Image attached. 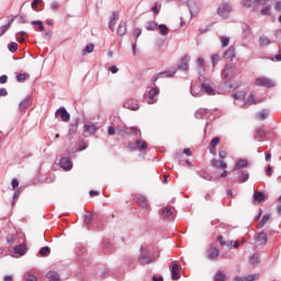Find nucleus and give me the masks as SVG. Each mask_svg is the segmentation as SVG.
<instances>
[{
    "instance_id": "f257e3e1",
    "label": "nucleus",
    "mask_w": 281,
    "mask_h": 281,
    "mask_svg": "<svg viewBox=\"0 0 281 281\" xmlns=\"http://www.w3.org/2000/svg\"><path fill=\"white\" fill-rule=\"evenodd\" d=\"M139 251H140V255L138 258L139 265L146 266L157 260V258H155V255L153 252L148 250H144V246H140Z\"/></svg>"
},
{
    "instance_id": "f03ea898",
    "label": "nucleus",
    "mask_w": 281,
    "mask_h": 281,
    "mask_svg": "<svg viewBox=\"0 0 281 281\" xmlns=\"http://www.w3.org/2000/svg\"><path fill=\"white\" fill-rule=\"evenodd\" d=\"M145 95L147 98V104H157V100L159 98V88L155 85L147 88Z\"/></svg>"
},
{
    "instance_id": "7ed1b4c3",
    "label": "nucleus",
    "mask_w": 281,
    "mask_h": 281,
    "mask_svg": "<svg viewBox=\"0 0 281 281\" xmlns=\"http://www.w3.org/2000/svg\"><path fill=\"white\" fill-rule=\"evenodd\" d=\"M127 148H130L131 153H135V150H139V153H144L146 148H148V143L146 140H142L137 138L135 143H128Z\"/></svg>"
},
{
    "instance_id": "20e7f679",
    "label": "nucleus",
    "mask_w": 281,
    "mask_h": 281,
    "mask_svg": "<svg viewBox=\"0 0 281 281\" xmlns=\"http://www.w3.org/2000/svg\"><path fill=\"white\" fill-rule=\"evenodd\" d=\"M234 76H236V67L229 64H226L222 71L223 80H226V82H229V80H232Z\"/></svg>"
},
{
    "instance_id": "39448f33",
    "label": "nucleus",
    "mask_w": 281,
    "mask_h": 281,
    "mask_svg": "<svg viewBox=\"0 0 281 281\" xmlns=\"http://www.w3.org/2000/svg\"><path fill=\"white\" fill-rule=\"evenodd\" d=\"M217 14H218V16H221L222 19H229V14H232V4L228 3V2L222 3V4L217 8Z\"/></svg>"
},
{
    "instance_id": "423d86ee",
    "label": "nucleus",
    "mask_w": 281,
    "mask_h": 281,
    "mask_svg": "<svg viewBox=\"0 0 281 281\" xmlns=\"http://www.w3.org/2000/svg\"><path fill=\"white\" fill-rule=\"evenodd\" d=\"M188 8L191 16H199L201 12V0H189Z\"/></svg>"
},
{
    "instance_id": "0eeeda50",
    "label": "nucleus",
    "mask_w": 281,
    "mask_h": 281,
    "mask_svg": "<svg viewBox=\"0 0 281 281\" xmlns=\"http://www.w3.org/2000/svg\"><path fill=\"white\" fill-rule=\"evenodd\" d=\"M255 85L257 87H266L267 89H271V87H276V82L270 80L268 77H259L256 79Z\"/></svg>"
},
{
    "instance_id": "6e6552de",
    "label": "nucleus",
    "mask_w": 281,
    "mask_h": 281,
    "mask_svg": "<svg viewBox=\"0 0 281 281\" xmlns=\"http://www.w3.org/2000/svg\"><path fill=\"white\" fill-rule=\"evenodd\" d=\"M178 69L180 71H188L190 69V56L184 55L178 63Z\"/></svg>"
},
{
    "instance_id": "1a4fd4ad",
    "label": "nucleus",
    "mask_w": 281,
    "mask_h": 281,
    "mask_svg": "<svg viewBox=\"0 0 281 281\" xmlns=\"http://www.w3.org/2000/svg\"><path fill=\"white\" fill-rule=\"evenodd\" d=\"M218 256H221V250H218L216 247H210L206 250V257L209 260H217Z\"/></svg>"
},
{
    "instance_id": "9d476101",
    "label": "nucleus",
    "mask_w": 281,
    "mask_h": 281,
    "mask_svg": "<svg viewBox=\"0 0 281 281\" xmlns=\"http://www.w3.org/2000/svg\"><path fill=\"white\" fill-rule=\"evenodd\" d=\"M190 93L193 95V98H201L204 94L203 86L191 85Z\"/></svg>"
},
{
    "instance_id": "9b49d317",
    "label": "nucleus",
    "mask_w": 281,
    "mask_h": 281,
    "mask_svg": "<svg viewBox=\"0 0 281 281\" xmlns=\"http://www.w3.org/2000/svg\"><path fill=\"white\" fill-rule=\"evenodd\" d=\"M83 132L89 133V135H95L98 133V125L92 122H88L83 125Z\"/></svg>"
},
{
    "instance_id": "f8f14e48",
    "label": "nucleus",
    "mask_w": 281,
    "mask_h": 281,
    "mask_svg": "<svg viewBox=\"0 0 281 281\" xmlns=\"http://www.w3.org/2000/svg\"><path fill=\"white\" fill-rule=\"evenodd\" d=\"M267 240H269V238L265 231L255 235V243H257L258 245H267Z\"/></svg>"
},
{
    "instance_id": "ddd939ff",
    "label": "nucleus",
    "mask_w": 281,
    "mask_h": 281,
    "mask_svg": "<svg viewBox=\"0 0 281 281\" xmlns=\"http://www.w3.org/2000/svg\"><path fill=\"white\" fill-rule=\"evenodd\" d=\"M224 60H228L232 63L234 58H236V48L234 46H229V48L223 55Z\"/></svg>"
},
{
    "instance_id": "4468645a",
    "label": "nucleus",
    "mask_w": 281,
    "mask_h": 281,
    "mask_svg": "<svg viewBox=\"0 0 281 281\" xmlns=\"http://www.w3.org/2000/svg\"><path fill=\"white\" fill-rule=\"evenodd\" d=\"M243 8H249L250 10H256L260 5V0H241Z\"/></svg>"
},
{
    "instance_id": "2eb2a0df",
    "label": "nucleus",
    "mask_w": 281,
    "mask_h": 281,
    "mask_svg": "<svg viewBox=\"0 0 281 281\" xmlns=\"http://www.w3.org/2000/svg\"><path fill=\"white\" fill-rule=\"evenodd\" d=\"M123 106L130 111H139V103L135 102L133 99L125 101Z\"/></svg>"
},
{
    "instance_id": "dca6fc26",
    "label": "nucleus",
    "mask_w": 281,
    "mask_h": 281,
    "mask_svg": "<svg viewBox=\"0 0 281 281\" xmlns=\"http://www.w3.org/2000/svg\"><path fill=\"white\" fill-rule=\"evenodd\" d=\"M59 166L60 168H63V170H67V171L74 168V164L68 157H63L59 161Z\"/></svg>"
},
{
    "instance_id": "f3484780",
    "label": "nucleus",
    "mask_w": 281,
    "mask_h": 281,
    "mask_svg": "<svg viewBox=\"0 0 281 281\" xmlns=\"http://www.w3.org/2000/svg\"><path fill=\"white\" fill-rule=\"evenodd\" d=\"M57 113H59L63 122H69V120H71V114H69V112H67V109L63 106L56 111L55 115H57Z\"/></svg>"
},
{
    "instance_id": "a211bd4d",
    "label": "nucleus",
    "mask_w": 281,
    "mask_h": 281,
    "mask_svg": "<svg viewBox=\"0 0 281 281\" xmlns=\"http://www.w3.org/2000/svg\"><path fill=\"white\" fill-rule=\"evenodd\" d=\"M267 199V195H265V192L262 191H255L252 194V201L254 203H262Z\"/></svg>"
},
{
    "instance_id": "6ab92c4d",
    "label": "nucleus",
    "mask_w": 281,
    "mask_h": 281,
    "mask_svg": "<svg viewBox=\"0 0 281 281\" xmlns=\"http://www.w3.org/2000/svg\"><path fill=\"white\" fill-rule=\"evenodd\" d=\"M115 21H120V14L117 12H113L112 16L110 18L109 30H111V32H115Z\"/></svg>"
},
{
    "instance_id": "aec40b11",
    "label": "nucleus",
    "mask_w": 281,
    "mask_h": 281,
    "mask_svg": "<svg viewBox=\"0 0 281 281\" xmlns=\"http://www.w3.org/2000/svg\"><path fill=\"white\" fill-rule=\"evenodd\" d=\"M78 126H80V119H76L69 124V135H76L78 133Z\"/></svg>"
},
{
    "instance_id": "412c9836",
    "label": "nucleus",
    "mask_w": 281,
    "mask_h": 281,
    "mask_svg": "<svg viewBox=\"0 0 281 281\" xmlns=\"http://www.w3.org/2000/svg\"><path fill=\"white\" fill-rule=\"evenodd\" d=\"M202 91L205 92L206 95H216V90L210 83H202Z\"/></svg>"
},
{
    "instance_id": "4be33fe9",
    "label": "nucleus",
    "mask_w": 281,
    "mask_h": 281,
    "mask_svg": "<svg viewBox=\"0 0 281 281\" xmlns=\"http://www.w3.org/2000/svg\"><path fill=\"white\" fill-rule=\"evenodd\" d=\"M237 179L239 183H247V181H249V172L239 170L237 172Z\"/></svg>"
},
{
    "instance_id": "5701e85b",
    "label": "nucleus",
    "mask_w": 281,
    "mask_h": 281,
    "mask_svg": "<svg viewBox=\"0 0 281 281\" xmlns=\"http://www.w3.org/2000/svg\"><path fill=\"white\" fill-rule=\"evenodd\" d=\"M116 134L120 137H131V127H128V126L120 127V128H117Z\"/></svg>"
},
{
    "instance_id": "b1692460",
    "label": "nucleus",
    "mask_w": 281,
    "mask_h": 281,
    "mask_svg": "<svg viewBox=\"0 0 281 281\" xmlns=\"http://www.w3.org/2000/svg\"><path fill=\"white\" fill-rule=\"evenodd\" d=\"M137 203L140 207H143L144 210L150 207V204L148 203V198H146V195H139L137 198Z\"/></svg>"
},
{
    "instance_id": "393cba45",
    "label": "nucleus",
    "mask_w": 281,
    "mask_h": 281,
    "mask_svg": "<svg viewBox=\"0 0 281 281\" xmlns=\"http://www.w3.org/2000/svg\"><path fill=\"white\" fill-rule=\"evenodd\" d=\"M181 278L179 276V265L175 263L171 266V280L177 281Z\"/></svg>"
},
{
    "instance_id": "a878e982",
    "label": "nucleus",
    "mask_w": 281,
    "mask_h": 281,
    "mask_svg": "<svg viewBox=\"0 0 281 281\" xmlns=\"http://www.w3.org/2000/svg\"><path fill=\"white\" fill-rule=\"evenodd\" d=\"M212 166L214 168L221 169V170H225V168H227V162L218 160V159H213L212 160Z\"/></svg>"
},
{
    "instance_id": "bb28decb",
    "label": "nucleus",
    "mask_w": 281,
    "mask_h": 281,
    "mask_svg": "<svg viewBox=\"0 0 281 281\" xmlns=\"http://www.w3.org/2000/svg\"><path fill=\"white\" fill-rule=\"evenodd\" d=\"M117 36H125L126 35V22L121 21L117 31H116Z\"/></svg>"
},
{
    "instance_id": "cd10ccee",
    "label": "nucleus",
    "mask_w": 281,
    "mask_h": 281,
    "mask_svg": "<svg viewBox=\"0 0 281 281\" xmlns=\"http://www.w3.org/2000/svg\"><path fill=\"white\" fill-rule=\"evenodd\" d=\"M172 214H175V209H172V207L166 206L161 211L162 218H170V216H172Z\"/></svg>"
},
{
    "instance_id": "c85d7f7f",
    "label": "nucleus",
    "mask_w": 281,
    "mask_h": 281,
    "mask_svg": "<svg viewBox=\"0 0 281 281\" xmlns=\"http://www.w3.org/2000/svg\"><path fill=\"white\" fill-rule=\"evenodd\" d=\"M14 252L19 256H25V254H27V248L25 245L21 244L14 247Z\"/></svg>"
},
{
    "instance_id": "c756f323",
    "label": "nucleus",
    "mask_w": 281,
    "mask_h": 281,
    "mask_svg": "<svg viewBox=\"0 0 281 281\" xmlns=\"http://www.w3.org/2000/svg\"><path fill=\"white\" fill-rule=\"evenodd\" d=\"M30 106V97L24 98L19 104V111L22 113Z\"/></svg>"
},
{
    "instance_id": "7c9ffc66",
    "label": "nucleus",
    "mask_w": 281,
    "mask_h": 281,
    "mask_svg": "<svg viewBox=\"0 0 281 281\" xmlns=\"http://www.w3.org/2000/svg\"><path fill=\"white\" fill-rule=\"evenodd\" d=\"M247 159L241 158L235 164L234 170H243V168H247Z\"/></svg>"
},
{
    "instance_id": "2f4dec72",
    "label": "nucleus",
    "mask_w": 281,
    "mask_h": 281,
    "mask_svg": "<svg viewBox=\"0 0 281 281\" xmlns=\"http://www.w3.org/2000/svg\"><path fill=\"white\" fill-rule=\"evenodd\" d=\"M271 44V40L265 35L259 37V45L260 47H269Z\"/></svg>"
},
{
    "instance_id": "473e14b6",
    "label": "nucleus",
    "mask_w": 281,
    "mask_h": 281,
    "mask_svg": "<svg viewBox=\"0 0 281 281\" xmlns=\"http://www.w3.org/2000/svg\"><path fill=\"white\" fill-rule=\"evenodd\" d=\"M12 23H14V18H12L8 22V24L0 26V36H3V34H5V32H8L10 30Z\"/></svg>"
},
{
    "instance_id": "72a5a7b5",
    "label": "nucleus",
    "mask_w": 281,
    "mask_h": 281,
    "mask_svg": "<svg viewBox=\"0 0 281 281\" xmlns=\"http://www.w3.org/2000/svg\"><path fill=\"white\" fill-rule=\"evenodd\" d=\"M46 278L49 281H60V276L57 272H54V271L47 272Z\"/></svg>"
},
{
    "instance_id": "f704fd0d",
    "label": "nucleus",
    "mask_w": 281,
    "mask_h": 281,
    "mask_svg": "<svg viewBox=\"0 0 281 281\" xmlns=\"http://www.w3.org/2000/svg\"><path fill=\"white\" fill-rule=\"evenodd\" d=\"M196 120H204V117H207V109H199L195 112Z\"/></svg>"
},
{
    "instance_id": "c9c22d12",
    "label": "nucleus",
    "mask_w": 281,
    "mask_h": 281,
    "mask_svg": "<svg viewBox=\"0 0 281 281\" xmlns=\"http://www.w3.org/2000/svg\"><path fill=\"white\" fill-rule=\"evenodd\" d=\"M270 218H271V215L265 214L262 216L261 221L259 222V224L257 225V229H262V227H265L266 223H269Z\"/></svg>"
},
{
    "instance_id": "e433bc0d",
    "label": "nucleus",
    "mask_w": 281,
    "mask_h": 281,
    "mask_svg": "<svg viewBox=\"0 0 281 281\" xmlns=\"http://www.w3.org/2000/svg\"><path fill=\"white\" fill-rule=\"evenodd\" d=\"M158 30L161 36H168V32H170V29L166 24H158Z\"/></svg>"
},
{
    "instance_id": "4c0bfd02",
    "label": "nucleus",
    "mask_w": 281,
    "mask_h": 281,
    "mask_svg": "<svg viewBox=\"0 0 281 281\" xmlns=\"http://www.w3.org/2000/svg\"><path fill=\"white\" fill-rule=\"evenodd\" d=\"M31 25H33L34 27H38V32H45V26L43 25V21L41 20H34L31 22Z\"/></svg>"
},
{
    "instance_id": "58836bf2",
    "label": "nucleus",
    "mask_w": 281,
    "mask_h": 281,
    "mask_svg": "<svg viewBox=\"0 0 281 281\" xmlns=\"http://www.w3.org/2000/svg\"><path fill=\"white\" fill-rule=\"evenodd\" d=\"M93 49H95V45L93 44H88L83 49H82V55L87 56V54H93Z\"/></svg>"
},
{
    "instance_id": "ea45409f",
    "label": "nucleus",
    "mask_w": 281,
    "mask_h": 281,
    "mask_svg": "<svg viewBox=\"0 0 281 281\" xmlns=\"http://www.w3.org/2000/svg\"><path fill=\"white\" fill-rule=\"evenodd\" d=\"M156 27H158V24L155 21H148L146 24L147 32H155Z\"/></svg>"
},
{
    "instance_id": "a19ab883",
    "label": "nucleus",
    "mask_w": 281,
    "mask_h": 281,
    "mask_svg": "<svg viewBox=\"0 0 281 281\" xmlns=\"http://www.w3.org/2000/svg\"><path fill=\"white\" fill-rule=\"evenodd\" d=\"M48 254H52V248H49L48 246H44L40 249V255L43 257V258H47V255Z\"/></svg>"
},
{
    "instance_id": "79ce46f5",
    "label": "nucleus",
    "mask_w": 281,
    "mask_h": 281,
    "mask_svg": "<svg viewBox=\"0 0 281 281\" xmlns=\"http://www.w3.org/2000/svg\"><path fill=\"white\" fill-rule=\"evenodd\" d=\"M260 263V255L258 254H254L251 257H250V265L252 267H256V265H259Z\"/></svg>"
},
{
    "instance_id": "37998d69",
    "label": "nucleus",
    "mask_w": 281,
    "mask_h": 281,
    "mask_svg": "<svg viewBox=\"0 0 281 281\" xmlns=\"http://www.w3.org/2000/svg\"><path fill=\"white\" fill-rule=\"evenodd\" d=\"M130 135H133L134 137H142V131L135 126H132L130 127Z\"/></svg>"
},
{
    "instance_id": "c03bdc74",
    "label": "nucleus",
    "mask_w": 281,
    "mask_h": 281,
    "mask_svg": "<svg viewBox=\"0 0 281 281\" xmlns=\"http://www.w3.org/2000/svg\"><path fill=\"white\" fill-rule=\"evenodd\" d=\"M8 49L11 54H14L19 49V44H16V42H11L8 44Z\"/></svg>"
},
{
    "instance_id": "a18cd8bd",
    "label": "nucleus",
    "mask_w": 281,
    "mask_h": 281,
    "mask_svg": "<svg viewBox=\"0 0 281 281\" xmlns=\"http://www.w3.org/2000/svg\"><path fill=\"white\" fill-rule=\"evenodd\" d=\"M87 251V248H85V246L82 245H77L75 248V254L77 256H82V254H85Z\"/></svg>"
},
{
    "instance_id": "49530a36",
    "label": "nucleus",
    "mask_w": 281,
    "mask_h": 281,
    "mask_svg": "<svg viewBox=\"0 0 281 281\" xmlns=\"http://www.w3.org/2000/svg\"><path fill=\"white\" fill-rule=\"evenodd\" d=\"M262 16H271V5H267L260 10Z\"/></svg>"
},
{
    "instance_id": "de8ad7c7",
    "label": "nucleus",
    "mask_w": 281,
    "mask_h": 281,
    "mask_svg": "<svg viewBox=\"0 0 281 281\" xmlns=\"http://www.w3.org/2000/svg\"><path fill=\"white\" fill-rule=\"evenodd\" d=\"M260 103V101H256V97H254V94H249L248 99L246 101V104H248V106H251V104H258Z\"/></svg>"
},
{
    "instance_id": "09e8293b",
    "label": "nucleus",
    "mask_w": 281,
    "mask_h": 281,
    "mask_svg": "<svg viewBox=\"0 0 281 281\" xmlns=\"http://www.w3.org/2000/svg\"><path fill=\"white\" fill-rule=\"evenodd\" d=\"M93 221V214H87L83 217V225L89 226L91 225V222Z\"/></svg>"
},
{
    "instance_id": "8fccbe9b",
    "label": "nucleus",
    "mask_w": 281,
    "mask_h": 281,
    "mask_svg": "<svg viewBox=\"0 0 281 281\" xmlns=\"http://www.w3.org/2000/svg\"><path fill=\"white\" fill-rule=\"evenodd\" d=\"M258 120H260L261 122L265 121L266 117H269V111L267 110H262L261 112H259L257 114Z\"/></svg>"
},
{
    "instance_id": "3c124183",
    "label": "nucleus",
    "mask_w": 281,
    "mask_h": 281,
    "mask_svg": "<svg viewBox=\"0 0 281 281\" xmlns=\"http://www.w3.org/2000/svg\"><path fill=\"white\" fill-rule=\"evenodd\" d=\"M226 277L224 272L218 271L215 276H214V281H225Z\"/></svg>"
},
{
    "instance_id": "603ef678",
    "label": "nucleus",
    "mask_w": 281,
    "mask_h": 281,
    "mask_svg": "<svg viewBox=\"0 0 281 281\" xmlns=\"http://www.w3.org/2000/svg\"><path fill=\"white\" fill-rule=\"evenodd\" d=\"M234 100H245L247 98V94L245 92H237L233 94Z\"/></svg>"
},
{
    "instance_id": "864d4df0",
    "label": "nucleus",
    "mask_w": 281,
    "mask_h": 281,
    "mask_svg": "<svg viewBox=\"0 0 281 281\" xmlns=\"http://www.w3.org/2000/svg\"><path fill=\"white\" fill-rule=\"evenodd\" d=\"M160 74H162L161 75L162 78H164V76H165V78H172V76H175V74H177V70H166Z\"/></svg>"
},
{
    "instance_id": "5fc2aeb1",
    "label": "nucleus",
    "mask_w": 281,
    "mask_h": 281,
    "mask_svg": "<svg viewBox=\"0 0 281 281\" xmlns=\"http://www.w3.org/2000/svg\"><path fill=\"white\" fill-rule=\"evenodd\" d=\"M16 80H18V82H25V80H27V75L23 74V72H20L16 76Z\"/></svg>"
},
{
    "instance_id": "6e6d98bb",
    "label": "nucleus",
    "mask_w": 281,
    "mask_h": 281,
    "mask_svg": "<svg viewBox=\"0 0 281 281\" xmlns=\"http://www.w3.org/2000/svg\"><path fill=\"white\" fill-rule=\"evenodd\" d=\"M211 60H212V65L214 67L215 65H218V61L221 60V56L218 54H214V55H212Z\"/></svg>"
},
{
    "instance_id": "4d7b16f0",
    "label": "nucleus",
    "mask_w": 281,
    "mask_h": 281,
    "mask_svg": "<svg viewBox=\"0 0 281 281\" xmlns=\"http://www.w3.org/2000/svg\"><path fill=\"white\" fill-rule=\"evenodd\" d=\"M218 144H221V138L214 137V138L211 140L210 146H211V148H216V146H218Z\"/></svg>"
},
{
    "instance_id": "13d9d810",
    "label": "nucleus",
    "mask_w": 281,
    "mask_h": 281,
    "mask_svg": "<svg viewBox=\"0 0 281 281\" xmlns=\"http://www.w3.org/2000/svg\"><path fill=\"white\" fill-rule=\"evenodd\" d=\"M258 278H260V274L255 273V274H249L247 277H245L246 281H254V280H258Z\"/></svg>"
},
{
    "instance_id": "bf43d9fd",
    "label": "nucleus",
    "mask_w": 281,
    "mask_h": 281,
    "mask_svg": "<svg viewBox=\"0 0 281 281\" xmlns=\"http://www.w3.org/2000/svg\"><path fill=\"white\" fill-rule=\"evenodd\" d=\"M24 280L25 281H37L36 277L30 272L24 276Z\"/></svg>"
},
{
    "instance_id": "052dcab7",
    "label": "nucleus",
    "mask_w": 281,
    "mask_h": 281,
    "mask_svg": "<svg viewBox=\"0 0 281 281\" xmlns=\"http://www.w3.org/2000/svg\"><path fill=\"white\" fill-rule=\"evenodd\" d=\"M196 65H198V67H200V68L205 67V59H203V57H198V59H196Z\"/></svg>"
},
{
    "instance_id": "680f3d73",
    "label": "nucleus",
    "mask_w": 281,
    "mask_h": 281,
    "mask_svg": "<svg viewBox=\"0 0 281 281\" xmlns=\"http://www.w3.org/2000/svg\"><path fill=\"white\" fill-rule=\"evenodd\" d=\"M222 47H227V45H229V37L227 36H222Z\"/></svg>"
},
{
    "instance_id": "e2e57ef3",
    "label": "nucleus",
    "mask_w": 281,
    "mask_h": 281,
    "mask_svg": "<svg viewBox=\"0 0 281 281\" xmlns=\"http://www.w3.org/2000/svg\"><path fill=\"white\" fill-rule=\"evenodd\" d=\"M243 31H244V34H246V36H249V34H251V27H249V25L247 24L243 25Z\"/></svg>"
},
{
    "instance_id": "0e129e2a",
    "label": "nucleus",
    "mask_w": 281,
    "mask_h": 281,
    "mask_svg": "<svg viewBox=\"0 0 281 281\" xmlns=\"http://www.w3.org/2000/svg\"><path fill=\"white\" fill-rule=\"evenodd\" d=\"M256 134H257V136L259 137V139H262V137H265V130L258 127V128L256 130Z\"/></svg>"
},
{
    "instance_id": "69168bd1",
    "label": "nucleus",
    "mask_w": 281,
    "mask_h": 281,
    "mask_svg": "<svg viewBox=\"0 0 281 281\" xmlns=\"http://www.w3.org/2000/svg\"><path fill=\"white\" fill-rule=\"evenodd\" d=\"M201 179H205V181H212L213 177L210 173H200Z\"/></svg>"
},
{
    "instance_id": "338daca9",
    "label": "nucleus",
    "mask_w": 281,
    "mask_h": 281,
    "mask_svg": "<svg viewBox=\"0 0 281 281\" xmlns=\"http://www.w3.org/2000/svg\"><path fill=\"white\" fill-rule=\"evenodd\" d=\"M139 36H142V29H135L134 30V38H135V41H137Z\"/></svg>"
},
{
    "instance_id": "774afa93",
    "label": "nucleus",
    "mask_w": 281,
    "mask_h": 281,
    "mask_svg": "<svg viewBox=\"0 0 281 281\" xmlns=\"http://www.w3.org/2000/svg\"><path fill=\"white\" fill-rule=\"evenodd\" d=\"M108 135H110V136L115 135V126H109V128H108Z\"/></svg>"
}]
</instances>
